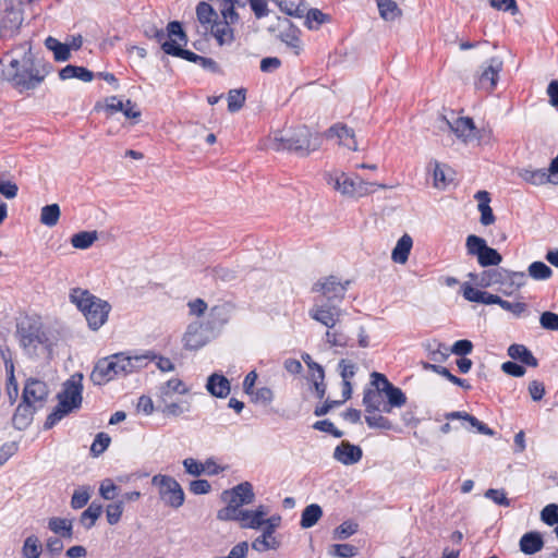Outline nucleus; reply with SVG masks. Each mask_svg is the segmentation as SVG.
I'll return each mask as SVG.
<instances>
[{
    "label": "nucleus",
    "mask_w": 558,
    "mask_h": 558,
    "mask_svg": "<svg viewBox=\"0 0 558 558\" xmlns=\"http://www.w3.org/2000/svg\"><path fill=\"white\" fill-rule=\"evenodd\" d=\"M52 71V63L34 52L29 41L15 45L0 58V81L21 95L39 88Z\"/></svg>",
    "instance_id": "obj_1"
},
{
    "label": "nucleus",
    "mask_w": 558,
    "mask_h": 558,
    "mask_svg": "<svg viewBox=\"0 0 558 558\" xmlns=\"http://www.w3.org/2000/svg\"><path fill=\"white\" fill-rule=\"evenodd\" d=\"M156 353L146 351L143 354L119 352L100 359L94 366L90 380L94 385H105L117 377H124L145 368L149 362L155 361Z\"/></svg>",
    "instance_id": "obj_2"
},
{
    "label": "nucleus",
    "mask_w": 558,
    "mask_h": 558,
    "mask_svg": "<svg viewBox=\"0 0 558 558\" xmlns=\"http://www.w3.org/2000/svg\"><path fill=\"white\" fill-rule=\"evenodd\" d=\"M15 336L24 353L29 357L50 354L52 342L39 318L24 316L16 323Z\"/></svg>",
    "instance_id": "obj_3"
},
{
    "label": "nucleus",
    "mask_w": 558,
    "mask_h": 558,
    "mask_svg": "<svg viewBox=\"0 0 558 558\" xmlns=\"http://www.w3.org/2000/svg\"><path fill=\"white\" fill-rule=\"evenodd\" d=\"M70 301L85 317L89 329L96 331L108 320L111 305L86 289L74 288L70 292Z\"/></svg>",
    "instance_id": "obj_4"
},
{
    "label": "nucleus",
    "mask_w": 558,
    "mask_h": 558,
    "mask_svg": "<svg viewBox=\"0 0 558 558\" xmlns=\"http://www.w3.org/2000/svg\"><path fill=\"white\" fill-rule=\"evenodd\" d=\"M326 181L333 190L348 197L364 196L371 192L368 186L375 185V183L366 182L359 177L353 179L344 172L329 173L326 177ZM376 186L379 189L386 187L384 184H376Z\"/></svg>",
    "instance_id": "obj_5"
},
{
    "label": "nucleus",
    "mask_w": 558,
    "mask_h": 558,
    "mask_svg": "<svg viewBox=\"0 0 558 558\" xmlns=\"http://www.w3.org/2000/svg\"><path fill=\"white\" fill-rule=\"evenodd\" d=\"M151 485L158 487L159 497L165 505L178 509L184 504V490L174 477L156 474L151 477Z\"/></svg>",
    "instance_id": "obj_6"
},
{
    "label": "nucleus",
    "mask_w": 558,
    "mask_h": 558,
    "mask_svg": "<svg viewBox=\"0 0 558 558\" xmlns=\"http://www.w3.org/2000/svg\"><path fill=\"white\" fill-rule=\"evenodd\" d=\"M221 20L215 27V39L219 46L231 45L234 41V32L232 26L241 22V15L234 8L232 1L218 7Z\"/></svg>",
    "instance_id": "obj_7"
},
{
    "label": "nucleus",
    "mask_w": 558,
    "mask_h": 558,
    "mask_svg": "<svg viewBox=\"0 0 558 558\" xmlns=\"http://www.w3.org/2000/svg\"><path fill=\"white\" fill-rule=\"evenodd\" d=\"M466 253L477 258L481 267L498 266L501 260V254L487 245V242L482 236L470 234L465 241Z\"/></svg>",
    "instance_id": "obj_8"
},
{
    "label": "nucleus",
    "mask_w": 558,
    "mask_h": 558,
    "mask_svg": "<svg viewBox=\"0 0 558 558\" xmlns=\"http://www.w3.org/2000/svg\"><path fill=\"white\" fill-rule=\"evenodd\" d=\"M350 283V280L341 282L336 276H328L315 282L312 291L319 293L326 300V303L340 305Z\"/></svg>",
    "instance_id": "obj_9"
},
{
    "label": "nucleus",
    "mask_w": 558,
    "mask_h": 558,
    "mask_svg": "<svg viewBox=\"0 0 558 558\" xmlns=\"http://www.w3.org/2000/svg\"><path fill=\"white\" fill-rule=\"evenodd\" d=\"M215 338V335L208 329L204 322L194 320L187 325L182 337V343L184 349L196 351Z\"/></svg>",
    "instance_id": "obj_10"
},
{
    "label": "nucleus",
    "mask_w": 558,
    "mask_h": 558,
    "mask_svg": "<svg viewBox=\"0 0 558 558\" xmlns=\"http://www.w3.org/2000/svg\"><path fill=\"white\" fill-rule=\"evenodd\" d=\"M83 375L75 373L64 381L62 390L57 395L58 402L71 411L81 408L83 391Z\"/></svg>",
    "instance_id": "obj_11"
},
{
    "label": "nucleus",
    "mask_w": 558,
    "mask_h": 558,
    "mask_svg": "<svg viewBox=\"0 0 558 558\" xmlns=\"http://www.w3.org/2000/svg\"><path fill=\"white\" fill-rule=\"evenodd\" d=\"M341 315L342 311L338 304L324 303L319 298L314 299V305L308 311V316L327 329H333Z\"/></svg>",
    "instance_id": "obj_12"
},
{
    "label": "nucleus",
    "mask_w": 558,
    "mask_h": 558,
    "mask_svg": "<svg viewBox=\"0 0 558 558\" xmlns=\"http://www.w3.org/2000/svg\"><path fill=\"white\" fill-rule=\"evenodd\" d=\"M372 385L387 398L389 407L402 408L407 403L405 393L397 386L392 385L388 378L378 372L371 374Z\"/></svg>",
    "instance_id": "obj_13"
},
{
    "label": "nucleus",
    "mask_w": 558,
    "mask_h": 558,
    "mask_svg": "<svg viewBox=\"0 0 558 558\" xmlns=\"http://www.w3.org/2000/svg\"><path fill=\"white\" fill-rule=\"evenodd\" d=\"M310 134L306 129L302 130L298 135L290 137H276L271 144L272 149L294 151L300 156H307L310 151Z\"/></svg>",
    "instance_id": "obj_14"
},
{
    "label": "nucleus",
    "mask_w": 558,
    "mask_h": 558,
    "mask_svg": "<svg viewBox=\"0 0 558 558\" xmlns=\"http://www.w3.org/2000/svg\"><path fill=\"white\" fill-rule=\"evenodd\" d=\"M281 517L278 514L271 515L264 523L265 527L260 536L255 538L252 543V548L256 551H266L269 549H278L280 542L274 537L276 529L280 525Z\"/></svg>",
    "instance_id": "obj_15"
},
{
    "label": "nucleus",
    "mask_w": 558,
    "mask_h": 558,
    "mask_svg": "<svg viewBox=\"0 0 558 558\" xmlns=\"http://www.w3.org/2000/svg\"><path fill=\"white\" fill-rule=\"evenodd\" d=\"M501 70L502 61L497 57L490 58L475 82L476 88L488 93L493 92L497 86Z\"/></svg>",
    "instance_id": "obj_16"
},
{
    "label": "nucleus",
    "mask_w": 558,
    "mask_h": 558,
    "mask_svg": "<svg viewBox=\"0 0 558 558\" xmlns=\"http://www.w3.org/2000/svg\"><path fill=\"white\" fill-rule=\"evenodd\" d=\"M49 396V389L45 381L37 378H28L25 381L22 399L41 409Z\"/></svg>",
    "instance_id": "obj_17"
},
{
    "label": "nucleus",
    "mask_w": 558,
    "mask_h": 558,
    "mask_svg": "<svg viewBox=\"0 0 558 558\" xmlns=\"http://www.w3.org/2000/svg\"><path fill=\"white\" fill-rule=\"evenodd\" d=\"M23 13L13 7L0 11V38L12 37L21 27Z\"/></svg>",
    "instance_id": "obj_18"
},
{
    "label": "nucleus",
    "mask_w": 558,
    "mask_h": 558,
    "mask_svg": "<svg viewBox=\"0 0 558 558\" xmlns=\"http://www.w3.org/2000/svg\"><path fill=\"white\" fill-rule=\"evenodd\" d=\"M196 16L202 27H204V34L209 33L215 38L216 24L220 23L217 10L210 3L202 1L196 5Z\"/></svg>",
    "instance_id": "obj_19"
},
{
    "label": "nucleus",
    "mask_w": 558,
    "mask_h": 558,
    "mask_svg": "<svg viewBox=\"0 0 558 558\" xmlns=\"http://www.w3.org/2000/svg\"><path fill=\"white\" fill-rule=\"evenodd\" d=\"M147 35L151 36L154 39H156L157 43H159L162 46V43L168 39H174L178 38L179 41H181L183 45L187 44V36L183 29L182 23L179 21H171L168 23L166 31L157 27H153L150 29V33H147Z\"/></svg>",
    "instance_id": "obj_20"
},
{
    "label": "nucleus",
    "mask_w": 558,
    "mask_h": 558,
    "mask_svg": "<svg viewBox=\"0 0 558 558\" xmlns=\"http://www.w3.org/2000/svg\"><path fill=\"white\" fill-rule=\"evenodd\" d=\"M363 457L362 448L350 441H341L333 450L332 458L343 465H353L361 461Z\"/></svg>",
    "instance_id": "obj_21"
},
{
    "label": "nucleus",
    "mask_w": 558,
    "mask_h": 558,
    "mask_svg": "<svg viewBox=\"0 0 558 558\" xmlns=\"http://www.w3.org/2000/svg\"><path fill=\"white\" fill-rule=\"evenodd\" d=\"M507 269L493 268L483 270L481 274L470 272L468 277L481 288H488L495 284H505Z\"/></svg>",
    "instance_id": "obj_22"
},
{
    "label": "nucleus",
    "mask_w": 558,
    "mask_h": 558,
    "mask_svg": "<svg viewBox=\"0 0 558 558\" xmlns=\"http://www.w3.org/2000/svg\"><path fill=\"white\" fill-rule=\"evenodd\" d=\"M40 410L28 401L21 400L12 417L13 427L17 430L26 429L33 422L34 414Z\"/></svg>",
    "instance_id": "obj_23"
},
{
    "label": "nucleus",
    "mask_w": 558,
    "mask_h": 558,
    "mask_svg": "<svg viewBox=\"0 0 558 558\" xmlns=\"http://www.w3.org/2000/svg\"><path fill=\"white\" fill-rule=\"evenodd\" d=\"M327 138L337 137L339 140V144L348 147L352 150H357V145L355 142V134L353 129L349 128L343 123H336L331 125L325 133Z\"/></svg>",
    "instance_id": "obj_24"
},
{
    "label": "nucleus",
    "mask_w": 558,
    "mask_h": 558,
    "mask_svg": "<svg viewBox=\"0 0 558 558\" xmlns=\"http://www.w3.org/2000/svg\"><path fill=\"white\" fill-rule=\"evenodd\" d=\"M205 388L213 397L223 399L230 395L231 384L223 374L213 373L208 376Z\"/></svg>",
    "instance_id": "obj_25"
},
{
    "label": "nucleus",
    "mask_w": 558,
    "mask_h": 558,
    "mask_svg": "<svg viewBox=\"0 0 558 558\" xmlns=\"http://www.w3.org/2000/svg\"><path fill=\"white\" fill-rule=\"evenodd\" d=\"M441 121L458 138H461L463 142L469 141L472 137V132L475 129L474 121L470 117L458 118L452 123L446 117H441Z\"/></svg>",
    "instance_id": "obj_26"
},
{
    "label": "nucleus",
    "mask_w": 558,
    "mask_h": 558,
    "mask_svg": "<svg viewBox=\"0 0 558 558\" xmlns=\"http://www.w3.org/2000/svg\"><path fill=\"white\" fill-rule=\"evenodd\" d=\"M229 322L228 310L223 305H217L210 308L206 320L204 322L208 329L218 337L223 326Z\"/></svg>",
    "instance_id": "obj_27"
},
{
    "label": "nucleus",
    "mask_w": 558,
    "mask_h": 558,
    "mask_svg": "<svg viewBox=\"0 0 558 558\" xmlns=\"http://www.w3.org/2000/svg\"><path fill=\"white\" fill-rule=\"evenodd\" d=\"M227 495L230 496L229 499H234L240 507H242L243 505H250L255 499L253 485L247 481L242 482L232 487L231 489L225 490L222 493V497Z\"/></svg>",
    "instance_id": "obj_28"
},
{
    "label": "nucleus",
    "mask_w": 558,
    "mask_h": 558,
    "mask_svg": "<svg viewBox=\"0 0 558 558\" xmlns=\"http://www.w3.org/2000/svg\"><path fill=\"white\" fill-rule=\"evenodd\" d=\"M189 391L185 383L177 377L170 378L157 387V396L162 402H166L174 393L186 395Z\"/></svg>",
    "instance_id": "obj_29"
},
{
    "label": "nucleus",
    "mask_w": 558,
    "mask_h": 558,
    "mask_svg": "<svg viewBox=\"0 0 558 558\" xmlns=\"http://www.w3.org/2000/svg\"><path fill=\"white\" fill-rule=\"evenodd\" d=\"M182 46L184 45L181 41L170 38L162 43V51L166 54L178 57L193 63H198L201 56L191 50L183 49Z\"/></svg>",
    "instance_id": "obj_30"
},
{
    "label": "nucleus",
    "mask_w": 558,
    "mask_h": 558,
    "mask_svg": "<svg viewBox=\"0 0 558 558\" xmlns=\"http://www.w3.org/2000/svg\"><path fill=\"white\" fill-rule=\"evenodd\" d=\"M520 550L525 555H534L544 547L543 535L537 531L523 534L519 542Z\"/></svg>",
    "instance_id": "obj_31"
},
{
    "label": "nucleus",
    "mask_w": 558,
    "mask_h": 558,
    "mask_svg": "<svg viewBox=\"0 0 558 558\" xmlns=\"http://www.w3.org/2000/svg\"><path fill=\"white\" fill-rule=\"evenodd\" d=\"M462 294L465 300L474 303L492 305L497 301V294L476 289L469 283H463Z\"/></svg>",
    "instance_id": "obj_32"
},
{
    "label": "nucleus",
    "mask_w": 558,
    "mask_h": 558,
    "mask_svg": "<svg viewBox=\"0 0 558 558\" xmlns=\"http://www.w3.org/2000/svg\"><path fill=\"white\" fill-rule=\"evenodd\" d=\"M94 73L85 66L68 64L59 71V77L62 81L77 78L83 82H90Z\"/></svg>",
    "instance_id": "obj_33"
},
{
    "label": "nucleus",
    "mask_w": 558,
    "mask_h": 558,
    "mask_svg": "<svg viewBox=\"0 0 558 558\" xmlns=\"http://www.w3.org/2000/svg\"><path fill=\"white\" fill-rule=\"evenodd\" d=\"M508 355L512 360L520 361L522 364L536 367L538 365L537 359L533 353L523 344L513 343L508 348Z\"/></svg>",
    "instance_id": "obj_34"
},
{
    "label": "nucleus",
    "mask_w": 558,
    "mask_h": 558,
    "mask_svg": "<svg viewBox=\"0 0 558 558\" xmlns=\"http://www.w3.org/2000/svg\"><path fill=\"white\" fill-rule=\"evenodd\" d=\"M413 240L409 234H403L397 242L391 253V259L398 264H404L408 262Z\"/></svg>",
    "instance_id": "obj_35"
},
{
    "label": "nucleus",
    "mask_w": 558,
    "mask_h": 558,
    "mask_svg": "<svg viewBox=\"0 0 558 558\" xmlns=\"http://www.w3.org/2000/svg\"><path fill=\"white\" fill-rule=\"evenodd\" d=\"M519 177L523 181L536 186L551 183L546 169L523 168L519 171Z\"/></svg>",
    "instance_id": "obj_36"
},
{
    "label": "nucleus",
    "mask_w": 558,
    "mask_h": 558,
    "mask_svg": "<svg viewBox=\"0 0 558 558\" xmlns=\"http://www.w3.org/2000/svg\"><path fill=\"white\" fill-rule=\"evenodd\" d=\"M72 520L59 517H52L48 520V529L63 538L71 539L73 537Z\"/></svg>",
    "instance_id": "obj_37"
},
{
    "label": "nucleus",
    "mask_w": 558,
    "mask_h": 558,
    "mask_svg": "<svg viewBox=\"0 0 558 558\" xmlns=\"http://www.w3.org/2000/svg\"><path fill=\"white\" fill-rule=\"evenodd\" d=\"M45 46L48 50L53 52V58L58 62H64L70 59V46L61 41L57 38L49 36L45 40Z\"/></svg>",
    "instance_id": "obj_38"
},
{
    "label": "nucleus",
    "mask_w": 558,
    "mask_h": 558,
    "mask_svg": "<svg viewBox=\"0 0 558 558\" xmlns=\"http://www.w3.org/2000/svg\"><path fill=\"white\" fill-rule=\"evenodd\" d=\"M323 515V509L317 504H311L304 508L301 514L300 525L302 529L314 526Z\"/></svg>",
    "instance_id": "obj_39"
},
{
    "label": "nucleus",
    "mask_w": 558,
    "mask_h": 558,
    "mask_svg": "<svg viewBox=\"0 0 558 558\" xmlns=\"http://www.w3.org/2000/svg\"><path fill=\"white\" fill-rule=\"evenodd\" d=\"M102 513V506L93 501L80 515V523L86 529H92Z\"/></svg>",
    "instance_id": "obj_40"
},
{
    "label": "nucleus",
    "mask_w": 558,
    "mask_h": 558,
    "mask_svg": "<svg viewBox=\"0 0 558 558\" xmlns=\"http://www.w3.org/2000/svg\"><path fill=\"white\" fill-rule=\"evenodd\" d=\"M277 4L281 12L292 17L303 19L306 12V5L301 0L299 2L294 0H280L277 1Z\"/></svg>",
    "instance_id": "obj_41"
},
{
    "label": "nucleus",
    "mask_w": 558,
    "mask_h": 558,
    "mask_svg": "<svg viewBox=\"0 0 558 558\" xmlns=\"http://www.w3.org/2000/svg\"><path fill=\"white\" fill-rule=\"evenodd\" d=\"M381 393L383 391H379L376 388H368L364 390L363 404L367 414L380 411V405L383 404Z\"/></svg>",
    "instance_id": "obj_42"
},
{
    "label": "nucleus",
    "mask_w": 558,
    "mask_h": 558,
    "mask_svg": "<svg viewBox=\"0 0 558 558\" xmlns=\"http://www.w3.org/2000/svg\"><path fill=\"white\" fill-rule=\"evenodd\" d=\"M287 28L280 33V39L290 48L295 49V53L300 50V29L290 23L289 20L284 21Z\"/></svg>",
    "instance_id": "obj_43"
},
{
    "label": "nucleus",
    "mask_w": 558,
    "mask_h": 558,
    "mask_svg": "<svg viewBox=\"0 0 558 558\" xmlns=\"http://www.w3.org/2000/svg\"><path fill=\"white\" fill-rule=\"evenodd\" d=\"M379 15L385 21H393L401 16L402 12L393 0H376Z\"/></svg>",
    "instance_id": "obj_44"
},
{
    "label": "nucleus",
    "mask_w": 558,
    "mask_h": 558,
    "mask_svg": "<svg viewBox=\"0 0 558 558\" xmlns=\"http://www.w3.org/2000/svg\"><path fill=\"white\" fill-rule=\"evenodd\" d=\"M98 239L97 231H80L72 235L71 244L74 248L86 250Z\"/></svg>",
    "instance_id": "obj_45"
},
{
    "label": "nucleus",
    "mask_w": 558,
    "mask_h": 558,
    "mask_svg": "<svg viewBox=\"0 0 558 558\" xmlns=\"http://www.w3.org/2000/svg\"><path fill=\"white\" fill-rule=\"evenodd\" d=\"M244 509H241L234 499H229L226 507L217 512V519L221 521H239Z\"/></svg>",
    "instance_id": "obj_46"
},
{
    "label": "nucleus",
    "mask_w": 558,
    "mask_h": 558,
    "mask_svg": "<svg viewBox=\"0 0 558 558\" xmlns=\"http://www.w3.org/2000/svg\"><path fill=\"white\" fill-rule=\"evenodd\" d=\"M60 214L58 204L46 205L40 211V222L46 227H54L59 221Z\"/></svg>",
    "instance_id": "obj_47"
},
{
    "label": "nucleus",
    "mask_w": 558,
    "mask_h": 558,
    "mask_svg": "<svg viewBox=\"0 0 558 558\" xmlns=\"http://www.w3.org/2000/svg\"><path fill=\"white\" fill-rule=\"evenodd\" d=\"M90 487L89 486H80L76 488L71 497L70 506L74 510H78L84 508L89 499H90Z\"/></svg>",
    "instance_id": "obj_48"
},
{
    "label": "nucleus",
    "mask_w": 558,
    "mask_h": 558,
    "mask_svg": "<svg viewBox=\"0 0 558 558\" xmlns=\"http://www.w3.org/2000/svg\"><path fill=\"white\" fill-rule=\"evenodd\" d=\"M5 372L8 375L7 390L11 403H14L19 393V386L14 376V364L12 360L5 361Z\"/></svg>",
    "instance_id": "obj_49"
},
{
    "label": "nucleus",
    "mask_w": 558,
    "mask_h": 558,
    "mask_svg": "<svg viewBox=\"0 0 558 558\" xmlns=\"http://www.w3.org/2000/svg\"><path fill=\"white\" fill-rule=\"evenodd\" d=\"M162 403H163V407L158 408V410H160V412L165 416H168V417H178V416L182 415L183 413L189 412L191 409V404L187 401H183L180 403H178V402L168 403L166 401Z\"/></svg>",
    "instance_id": "obj_50"
},
{
    "label": "nucleus",
    "mask_w": 558,
    "mask_h": 558,
    "mask_svg": "<svg viewBox=\"0 0 558 558\" xmlns=\"http://www.w3.org/2000/svg\"><path fill=\"white\" fill-rule=\"evenodd\" d=\"M527 271L529 276L535 280H547L553 276L551 268L541 260L531 263Z\"/></svg>",
    "instance_id": "obj_51"
},
{
    "label": "nucleus",
    "mask_w": 558,
    "mask_h": 558,
    "mask_svg": "<svg viewBox=\"0 0 558 558\" xmlns=\"http://www.w3.org/2000/svg\"><path fill=\"white\" fill-rule=\"evenodd\" d=\"M303 17L305 19L304 25L310 29L318 28L328 20V15L324 14L318 9H306L305 15Z\"/></svg>",
    "instance_id": "obj_52"
},
{
    "label": "nucleus",
    "mask_w": 558,
    "mask_h": 558,
    "mask_svg": "<svg viewBox=\"0 0 558 558\" xmlns=\"http://www.w3.org/2000/svg\"><path fill=\"white\" fill-rule=\"evenodd\" d=\"M245 99H246V89L245 88L231 89L228 93V110L230 112L239 111L244 106Z\"/></svg>",
    "instance_id": "obj_53"
},
{
    "label": "nucleus",
    "mask_w": 558,
    "mask_h": 558,
    "mask_svg": "<svg viewBox=\"0 0 558 558\" xmlns=\"http://www.w3.org/2000/svg\"><path fill=\"white\" fill-rule=\"evenodd\" d=\"M359 531V524L352 520L342 522L333 530L332 537L335 539H347Z\"/></svg>",
    "instance_id": "obj_54"
},
{
    "label": "nucleus",
    "mask_w": 558,
    "mask_h": 558,
    "mask_svg": "<svg viewBox=\"0 0 558 558\" xmlns=\"http://www.w3.org/2000/svg\"><path fill=\"white\" fill-rule=\"evenodd\" d=\"M365 422L369 428H378L384 430H391L393 428L392 422L381 414H367Z\"/></svg>",
    "instance_id": "obj_55"
},
{
    "label": "nucleus",
    "mask_w": 558,
    "mask_h": 558,
    "mask_svg": "<svg viewBox=\"0 0 558 558\" xmlns=\"http://www.w3.org/2000/svg\"><path fill=\"white\" fill-rule=\"evenodd\" d=\"M111 442V438L107 433L100 432L96 435L92 446L90 453L93 457L102 454Z\"/></svg>",
    "instance_id": "obj_56"
},
{
    "label": "nucleus",
    "mask_w": 558,
    "mask_h": 558,
    "mask_svg": "<svg viewBox=\"0 0 558 558\" xmlns=\"http://www.w3.org/2000/svg\"><path fill=\"white\" fill-rule=\"evenodd\" d=\"M72 411L69 408H64L58 402L53 411L47 416L44 423V429H51L57 423H59L65 415Z\"/></svg>",
    "instance_id": "obj_57"
},
{
    "label": "nucleus",
    "mask_w": 558,
    "mask_h": 558,
    "mask_svg": "<svg viewBox=\"0 0 558 558\" xmlns=\"http://www.w3.org/2000/svg\"><path fill=\"white\" fill-rule=\"evenodd\" d=\"M22 550L25 558H39L41 546L38 538L35 535L26 537Z\"/></svg>",
    "instance_id": "obj_58"
},
{
    "label": "nucleus",
    "mask_w": 558,
    "mask_h": 558,
    "mask_svg": "<svg viewBox=\"0 0 558 558\" xmlns=\"http://www.w3.org/2000/svg\"><path fill=\"white\" fill-rule=\"evenodd\" d=\"M495 304L499 305L502 310L510 312L515 317H520L526 311V304L523 302H509L497 295Z\"/></svg>",
    "instance_id": "obj_59"
},
{
    "label": "nucleus",
    "mask_w": 558,
    "mask_h": 558,
    "mask_svg": "<svg viewBox=\"0 0 558 558\" xmlns=\"http://www.w3.org/2000/svg\"><path fill=\"white\" fill-rule=\"evenodd\" d=\"M329 554L339 558H351L359 554V549L351 544H333Z\"/></svg>",
    "instance_id": "obj_60"
},
{
    "label": "nucleus",
    "mask_w": 558,
    "mask_h": 558,
    "mask_svg": "<svg viewBox=\"0 0 558 558\" xmlns=\"http://www.w3.org/2000/svg\"><path fill=\"white\" fill-rule=\"evenodd\" d=\"M326 342L329 343L331 347H341L344 348L348 345L349 338L347 335H344L340 330L333 329H327L325 333Z\"/></svg>",
    "instance_id": "obj_61"
},
{
    "label": "nucleus",
    "mask_w": 558,
    "mask_h": 558,
    "mask_svg": "<svg viewBox=\"0 0 558 558\" xmlns=\"http://www.w3.org/2000/svg\"><path fill=\"white\" fill-rule=\"evenodd\" d=\"M123 513V500L110 504L106 508L107 521L110 525L117 524Z\"/></svg>",
    "instance_id": "obj_62"
},
{
    "label": "nucleus",
    "mask_w": 558,
    "mask_h": 558,
    "mask_svg": "<svg viewBox=\"0 0 558 558\" xmlns=\"http://www.w3.org/2000/svg\"><path fill=\"white\" fill-rule=\"evenodd\" d=\"M541 520L549 526L558 525V505L549 504L545 506L541 511Z\"/></svg>",
    "instance_id": "obj_63"
},
{
    "label": "nucleus",
    "mask_w": 558,
    "mask_h": 558,
    "mask_svg": "<svg viewBox=\"0 0 558 558\" xmlns=\"http://www.w3.org/2000/svg\"><path fill=\"white\" fill-rule=\"evenodd\" d=\"M539 324L546 330L558 331V314L550 311L542 313Z\"/></svg>",
    "instance_id": "obj_64"
}]
</instances>
